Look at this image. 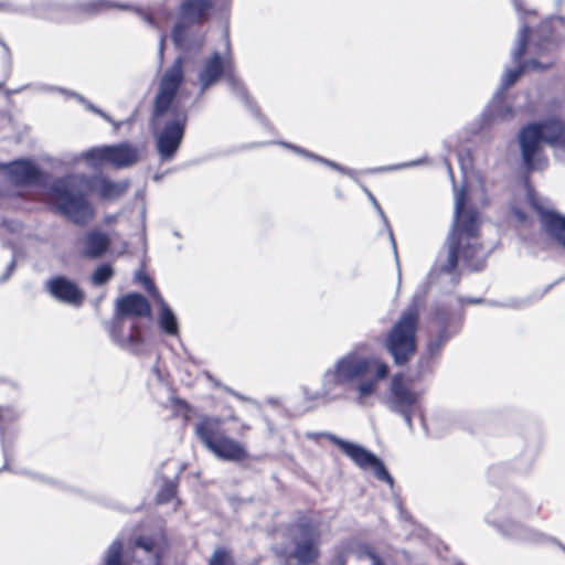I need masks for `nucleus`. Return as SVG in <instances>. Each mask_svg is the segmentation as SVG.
I'll list each match as a JSON object with an SVG mask.
<instances>
[{
	"label": "nucleus",
	"mask_w": 565,
	"mask_h": 565,
	"mask_svg": "<svg viewBox=\"0 0 565 565\" xmlns=\"http://www.w3.org/2000/svg\"><path fill=\"white\" fill-rule=\"evenodd\" d=\"M128 181L115 182L105 177L87 178L71 174L56 180L51 194L57 210L76 224H85L94 216V209L86 200L87 192H94L104 201H115L128 190Z\"/></svg>",
	"instance_id": "1"
},
{
	"label": "nucleus",
	"mask_w": 565,
	"mask_h": 565,
	"mask_svg": "<svg viewBox=\"0 0 565 565\" xmlns=\"http://www.w3.org/2000/svg\"><path fill=\"white\" fill-rule=\"evenodd\" d=\"M466 191L460 189L455 195L454 225L447 238V259L444 271H452L458 263L459 250L468 266L479 270L484 266L487 252L478 243L479 218L475 211L463 212Z\"/></svg>",
	"instance_id": "2"
},
{
	"label": "nucleus",
	"mask_w": 565,
	"mask_h": 565,
	"mask_svg": "<svg viewBox=\"0 0 565 565\" xmlns=\"http://www.w3.org/2000/svg\"><path fill=\"white\" fill-rule=\"evenodd\" d=\"M370 370L374 371L377 379H385L388 374V366L385 362L350 352L338 360L333 369L324 373L323 387L326 392H330L335 386L348 385L362 379Z\"/></svg>",
	"instance_id": "3"
},
{
	"label": "nucleus",
	"mask_w": 565,
	"mask_h": 565,
	"mask_svg": "<svg viewBox=\"0 0 565 565\" xmlns=\"http://www.w3.org/2000/svg\"><path fill=\"white\" fill-rule=\"evenodd\" d=\"M223 420L205 417L195 425V434L214 456L226 461H242L248 457L245 447L221 431Z\"/></svg>",
	"instance_id": "4"
},
{
	"label": "nucleus",
	"mask_w": 565,
	"mask_h": 565,
	"mask_svg": "<svg viewBox=\"0 0 565 565\" xmlns=\"http://www.w3.org/2000/svg\"><path fill=\"white\" fill-rule=\"evenodd\" d=\"M417 312L408 308L393 326L386 345L396 364L405 363L416 350Z\"/></svg>",
	"instance_id": "5"
},
{
	"label": "nucleus",
	"mask_w": 565,
	"mask_h": 565,
	"mask_svg": "<svg viewBox=\"0 0 565 565\" xmlns=\"http://www.w3.org/2000/svg\"><path fill=\"white\" fill-rule=\"evenodd\" d=\"M160 550L152 540L139 537L122 553L121 542L116 540L107 550L105 565H159Z\"/></svg>",
	"instance_id": "6"
},
{
	"label": "nucleus",
	"mask_w": 565,
	"mask_h": 565,
	"mask_svg": "<svg viewBox=\"0 0 565 565\" xmlns=\"http://www.w3.org/2000/svg\"><path fill=\"white\" fill-rule=\"evenodd\" d=\"M327 437L356 466L362 469H372L374 476L379 480L385 481L390 487H393V478L384 467L383 462L374 454L358 444L341 439L335 435L328 434Z\"/></svg>",
	"instance_id": "7"
},
{
	"label": "nucleus",
	"mask_w": 565,
	"mask_h": 565,
	"mask_svg": "<svg viewBox=\"0 0 565 565\" xmlns=\"http://www.w3.org/2000/svg\"><path fill=\"white\" fill-rule=\"evenodd\" d=\"M183 79V58L178 57L160 79L153 108V117L156 120L170 109Z\"/></svg>",
	"instance_id": "8"
},
{
	"label": "nucleus",
	"mask_w": 565,
	"mask_h": 565,
	"mask_svg": "<svg viewBox=\"0 0 565 565\" xmlns=\"http://www.w3.org/2000/svg\"><path fill=\"white\" fill-rule=\"evenodd\" d=\"M418 399L419 394L407 387L402 374H395L392 377L386 405L391 411L403 416L408 428L413 426L412 414Z\"/></svg>",
	"instance_id": "9"
},
{
	"label": "nucleus",
	"mask_w": 565,
	"mask_h": 565,
	"mask_svg": "<svg viewBox=\"0 0 565 565\" xmlns=\"http://www.w3.org/2000/svg\"><path fill=\"white\" fill-rule=\"evenodd\" d=\"M222 74H226L230 85L233 89H237L243 98H246L243 86L234 77L230 62L223 61L220 53L214 52L203 64L202 70L199 73V84L201 93H204L210 86L215 84Z\"/></svg>",
	"instance_id": "10"
},
{
	"label": "nucleus",
	"mask_w": 565,
	"mask_h": 565,
	"mask_svg": "<svg viewBox=\"0 0 565 565\" xmlns=\"http://www.w3.org/2000/svg\"><path fill=\"white\" fill-rule=\"evenodd\" d=\"M522 159L527 169H542L546 159L540 157L541 145L544 142L540 126L532 124L521 129L519 134Z\"/></svg>",
	"instance_id": "11"
},
{
	"label": "nucleus",
	"mask_w": 565,
	"mask_h": 565,
	"mask_svg": "<svg viewBox=\"0 0 565 565\" xmlns=\"http://www.w3.org/2000/svg\"><path fill=\"white\" fill-rule=\"evenodd\" d=\"M186 121L185 113L181 111L168 122L157 137V149L163 160L171 159L177 152L183 137Z\"/></svg>",
	"instance_id": "12"
},
{
	"label": "nucleus",
	"mask_w": 565,
	"mask_h": 565,
	"mask_svg": "<svg viewBox=\"0 0 565 565\" xmlns=\"http://www.w3.org/2000/svg\"><path fill=\"white\" fill-rule=\"evenodd\" d=\"M530 204L539 213L543 228L565 248V217L545 209L533 192L527 195Z\"/></svg>",
	"instance_id": "13"
},
{
	"label": "nucleus",
	"mask_w": 565,
	"mask_h": 565,
	"mask_svg": "<svg viewBox=\"0 0 565 565\" xmlns=\"http://www.w3.org/2000/svg\"><path fill=\"white\" fill-rule=\"evenodd\" d=\"M527 39H529V28L526 25H524L520 30L518 45L512 53L513 61L515 63L520 64V66L515 70H509L505 72V74L502 77V84H501L503 90L511 87L525 70H537L539 68V63L535 61H531V62L521 64V60H522V56H523L525 47H526Z\"/></svg>",
	"instance_id": "14"
},
{
	"label": "nucleus",
	"mask_w": 565,
	"mask_h": 565,
	"mask_svg": "<svg viewBox=\"0 0 565 565\" xmlns=\"http://www.w3.org/2000/svg\"><path fill=\"white\" fill-rule=\"evenodd\" d=\"M50 294L60 301L78 307L84 300V292L65 277H54L46 282Z\"/></svg>",
	"instance_id": "15"
},
{
	"label": "nucleus",
	"mask_w": 565,
	"mask_h": 565,
	"mask_svg": "<svg viewBox=\"0 0 565 565\" xmlns=\"http://www.w3.org/2000/svg\"><path fill=\"white\" fill-rule=\"evenodd\" d=\"M299 532L303 539L297 542L294 551L295 558L301 564H309L317 559L319 551L317 548L318 532L311 525H300Z\"/></svg>",
	"instance_id": "16"
},
{
	"label": "nucleus",
	"mask_w": 565,
	"mask_h": 565,
	"mask_svg": "<svg viewBox=\"0 0 565 565\" xmlns=\"http://www.w3.org/2000/svg\"><path fill=\"white\" fill-rule=\"evenodd\" d=\"M116 311L119 317H148L151 312L149 301L139 294H129L116 301Z\"/></svg>",
	"instance_id": "17"
},
{
	"label": "nucleus",
	"mask_w": 565,
	"mask_h": 565,
	"mask_svg": "<svg viewBox=\"0 0 565 565\" xmlns=\"http://www.w3.org/2000/svg\"><path fill=\"white\" fill-rule=\"evenodd\" d=\"M107 163L116 169L127 168L138 161L137 149L129 143L106 146Z\"/></svg>",
	"instance_id": "18"
},
{
	"label": "nucleus",
	"mask_w": 565,
	"mask_h": 565,
	"mask_svg": "<svg viewBox=\"0 0 565 565\" xmlns=\"http://www.w3.org/2000/svg\"><path fill=\"white\" fill-rule=\"evenodd\" d=\"M110 245L107 234L99 231H90L83 238L82 256L89 259L100 258Z\"/></svg>",
	"instance_id": "19"
},
{
	"label": "nucleus",
	"mask_w": 565,
	"mask_h": 565,
	"mask_svg": "<svg viewBox=\"0 0 565 565\" xmlns=\"http://www.w3.org/2000/svg\"><path fill=\"white\" fill-rule=\"evenodd\" d=\"M1 168L8 170L9 181L14 184H28L39 177V170L31 161L19 160Z\"/></svg>",
	"instance_id": "20"
},
{
	"label": "nucleus",
	"mask_w": 565,
	"mask_h": 565,
	"mask_svg": "<svg viewBox=\"0 0 565 565\" xmlns=\"http://www.w3.org/2000/svg\"><path fill=\"white\" fill-rule=\"evenodd\" d=\"M210 7L209 0H184L180 7V15L190 22H199L203 19Z\"/></svg>",
	"instance_id": "21"
},
{
	"label": "nucleus",
	"mask_w": 565,
	"mask_h": 565,
	"mask_svg": "<svg viewBox=\"0 0 565 565\" xmlns=\"http://www.w3.org/2000/svg\"><path fill=\"white\" fill-rule=\"evenodd\" d=\"M159 307H160V319L159 324L161 329L171 334L177 335L178 334V322L174 313L170 309V307L167 305V302L163 300V298L160 296L159 298L154 299Z\"/></svg>",
	"instance_id": "22"
},
{
	"label": "nucleus",
	"mask_w": 565,
	"mask_h": 565,
	"mask_svg": "<svg viewBox=\"0 0 565 565\" xmlns=\"http://www.w3.org/2000/svg\"><path fill=\"white\" fill-rule=\"evenodd\" d=\"M541 129L543 141L550 145L557 142L563 134L564 127L557 119H548L537 124Z\"/></svg>",
	"instance_id": "23"
},
{
	"label": "nucleus",
	"mask_w": 565,
	"mask_h": 565,
	"mask_svg": "<svg viewBox=\"0 0 565 565\" xmlns=\"http://www.w3.org/2000/svg\"><path fill=\"white\" fill-rule=\"evenodd\" d=\"M81 159H84L89 167L99 168L103 164L107 163L106 156V146L104 147H94L83 153L79 154Z\"/></svg>",
	"instance_id": "24"
},
{
	"label": "nucleus",
	"mask_w": 565,
	"mask_h": 565,
	"mask_svg": "<svg viewBox=\"0 0 565 565\" xmlns=\"http://www.w3.org/2000/svg\"><path fill=\"white\" fill-rule=\"evenodd\" d=\"M377 377L371 380H364L359 382L356 385L358 401L360 404H364V399L373 395L377 387Z\"/></svg>",
	"instance_id": "25"
},
{
	"label": "nucleus",
	"mask_w": 565,
	"mask_h": 565,
	"mask_svg": "<svg viewBox=\"0 0 565 565\" xmlns=\"http://www.w3.org/2000/svg\"><path fill=\"white\" fill-rule=\"evenodd\" d=\"M113 276V267L108 264H103L95 269L90 277V280L93 285L100 286L106 284Z\"/></svg>",
	"instance_id": "26"
},
{
	"label": "nucleus",
	"mask_w": 565,
	"mask_h": 565,
	"mask_svg": "<svg viewBox=\"0 0 565 565\" xmlns=\"http://www.w3.org/2000/svg\"><path fill=\"white\" fill-rule=\"evenodd\" d=\"M209 565H235V562L228 551L217 547L212 554Z\"/></svg>",
	"instance_id": "27"
},
{
	"label": "nucleus",
	"mask_w": 565,
	"mask_h": 565,
	"mask_svg": "<svg viewBox=\"0 0 565 565\" xmlns=\"http://www.w3.org/2000/svg\"><path fill=\"white\" fill-rule=\"evenodd\" d=\"M135 278L137 281L143 285L146 290L152 296L153 299L161 296L152 280L142 270L137 271Z\"/></svg>",
	"instance_id": "28"
},
{
	"label": "nucleus",
	"mask_w": 565,
	"mask_h": 565,
	"mask_svg": "<svg viewBox=\"0 0 565 565\" xmlns=\"http://www.w3.org/2000/svg\"><path fill=\"white\" fill-rule=\"evenodd\" d=\"M175 494V488L172 483H167L161 491L158 493V501L160 503L168 502Z\"/></svg>",
	"instance_id": "29"
},
{
	"label": "nucleus",
	"mask_w": 565,
	"mask_h": 565,
	"mask_svg": "<svg viewBox=\"0 0 565 565\" xmlns=\"http://www.w3.org/2000/svg\"><path fill=\"white\" fill-rule=\"evenodd\" d=\"M21 228V224L18 222L3 221L0 224V237H3L7 232H17Z\"/></svg>",
	"instance_id": "30"
},
{
	"label": "nucleus",
	"mask_w": 565,
	"mask_h": 565,
	"mask_svg": "<svg viewBox=\"0 0 565 565\" xmlns=\"http://www.w3.org/2000/svg\"><path fill=\"white\" fill-rule=\"evenodd\" d=\"M77 98L85 105V107L90 110V111H94L96 113L97 115H99L100 117H103L105 120L111 122V119L110 117L104 113L102 109L95 107L94 105H92L89 102L85 100L84 97L82 96H77Z\"/></svg>",
	"instance_id": "31"
},
{
	"label": "nucleus",
	"mask_w": 565,
	"mask_h": 565,
	"mask_svg": "<svg viewBox=\"0 0 565 565\" xmlns=\"http://www.w3.org/2000/svg\"><path fill=\"white\" fill-rule=\"evenodd\" d=\"M183 32L184 29L181 24L175 25L172 32V38L175 43V45L181 46L183 42Z\"/></svg>",
	"instance_id": "32"
},
{
	"label": "nucleus",
	"mask_w": 565,
	"mask_h": 565,
	"mask_svg": "<svg viewBox=\"0 0 565 565\" xmlns=\"http://www.w3.org/2000/svg\"><path fill=\"white\" fill-rule=\"evenodd\" d=\"M367 196L369 199L371 200L372 204L374 205V207L376 209V211L379 212V214L381 215V217L383 218V221L385 222L386 225H388L387 223V218L383 212V210L381 209L380 204L377 203L376 199L373 196V194L371 192L367 191Z\"/></svg>",
	"instance_id": "33"
},
{
	"label": "nucleus",
	"mask_w": 565,
	"mask_h": 565,
	"mask_svg": "<svg viewBox=\"0 0 565 565\" xmlns=\"http://www.w3.org/2000/svg\"><path fill=\"white\" fill-rule=\"evenodd\" d=\"M140 15L142 17V19H143L148 24H150L151 26L157 28V23H156V21H154V18H153L151 14L140 12Z\"/></svg>",
	"instance_id": "34"
},
{
	"label": "nucleus",
	"mask_w": 565,
	"mask_h": 565,
	"mask_svg": "<svg viewBox=\"0 0 565 565\" xmlns=\"http://www.w3.org/2000/svg\"><path fill=\"white\" fill-rule=\"evenodd\" d=\"M14 266H15V263H14V260H12V262L10 263V265H9L8 269H7L6 275L2 277V280L8 279V277H9V276H10V274H11V271L13 270Z\"/></svg>",
	"instance_id": "35"
},
{
	"label": "nucleus",
	"mask_w": 565,
	"mask_h": 565,
	"mask_svg": "<svg viewBox=\"0 0 565 565\" xmlns=\"http://www.w3.org/2000/svg\"><path fill=\"white\" fill-rule=\"evenodd\" d=\"M117 220V216L116 215H107L105 218H104V223L109 225V224H113L115 223Z\"/></svg>",
	"instance_id": "36"
},
{
	"label": "nucleus",
	"mask_w": 565,
	"mask_h": 565,
	"mask_svg": "<svg viewBox=\"0 0 565 565\" xmlns=\"http://www.w3.org/2000/svg\"><path fill=\"white\" fill-rule=\"evenodd\" d=\"M164 39H166V35H164V34H162V35L160 36V45H159V54H160V57H162V55H163V42H164Z\"/></svg>",
	"instance_id": "37"
},
{
	"label": "nucleus",
	"mask_w": 565,
	"mask_h": 565,
	"mask_svg": "<svg viewBox=\"0 0 565 565\" xmlns=\"http://www.w3.org/2000/svg\"><path fill=\"white\" fill-rule=\"evenodd\" d=\"M319 160H320V161H322V162H324L326 164H328V166H330V167L334 168V169H338V170H340V171H343V170H342V169H341L337 163H334V162H331V161H328V160H324V159H319Z\"/></svg>",
	"instance_id": "38"
},
{
	"label": "nucleus",
	"mask_w": 565,
	"mask_h": 565,
	"mask_svg": "<svg viewBox=\"0 0 565 565\" xmlns=\"http://www.w3.org/2000/svg\"><path fill=\"white\" fill-rule=\"evenodd\" d=\"M390 238H391V242H392V245H393L395 257L397 258L396 244H395V239H394V236H393V233H392L391 230H390Z\"/></svg>",
	"instance_id": "39"
},
{
	"label": "nucleus",
	"mask_w": 565,
	"mask_h": 565,
	"mask_svg": "<svg viewBox=\"0 0 565 565\" xmlns=\"http://www.w3.org/2000/svg\"><path fill=\"white\" fill-rule=\"evenodd\" d=\"M231 394H233L234 396H236L237 398L242 399V401H249V398L234 392V391H228Z\"/></svg>",
	"instance_id": "40"
},
{
	"label": "nucleus",
	"mask_w": 565,
	"mask_h": 565,
	"mask_svg": "<svg viewBox=\"0 0 565 565\" xmlns=\"http://www.w3.org/2000/svg\"><path fill=\"white\" fill-rule=\"evenodd\" d=\"M224 38H225V42H226V47L228 49V46H230V39H228L227 30H225V32H224Z\"/></svg>",
	"instance_id": "41"
},
{
	"label": "nucleus",
	"mask_w": 565,
	"mask_h": 565,
	"mask_svg": "<svg viewBox=\"0 0 565 565\" xmlns=\"http://www.w3.org/2000/svg\"><path fill=\"white\" fill-rule=\"evenodd\" d=\"M372 558H373V564L372 565H382L381 561L376 556L373 555Z\"/></svg>",
	"instance_id": "42"
},
{
	"label": "nucleus",
	"mask_w": 565,
	"mask_h": 565,
	"mask_svg": "<svg viewBox=\"0 0 565 565\" xmlns=\"http://www.w3.org/2000/svg\"><path fill=\"white\" fill-rule=\"evenodd\" d=\"M9 409H3V408H0V422L3 419L4 417V412H8Z\"/></svg>",
	"instance_id": "43"
},
{
	"label": "nucleus",
	"mask_w": 565,
	"mask_h": 565,
	"mask_svg": "<svg viewBox=\"0 0 565 565\" xmlns=\"http://www.w3.org/2000/svg\"><path fill=\"white\" fill-rule=\"evenodd\" d=\"M416 163H417V162H414V163H404V164H402V167H409V166H412V164H416ZM398 168H401V166H399Z\"/></svg>",
	"instance_id": "44"
},
{
	"label": "nucleus",
	"mask_w": 565,
	"mask_h": 565,
	"mask_svg": "<svg viewBox=\"0 0 565 565\" xmlns=\"http://www.w3.org/2000/svg\"><path fill=\"white\" fill-rule=\"evenodd\" d=\"M478 301H479V300H476V299H469V300H468V302H470V303H476V302H478Z\"/></svg>",
	"instance_id": "45"
},
{
	"label": "nucleus",
	"mask_w": 565,
	"mask_h": 565,
	"mask_svg": "<svg viewBox=\"0 0 565 565\" xmlns=\"http://www.w3.org/2000/svg\"><path fill=\"white\" fill-rule=\"evenodd\" d=\"M518 216L523 220V214L522 213H519Z\"/></svg>",
	"instance_id": "46"
},
{
	"label": "nucleus",
	"mask_w": 565,
	"mask_h": 565,
	"mask_svg": "<svg viewBox=\"0 0 565 565\" xmlns=\"http://www.w3.org/2000/svg\"><path fill=\"white\" fill-rule=\"evenodd\" d=\"M6 6L4 3H0V10L3 9Z\"/></svg>",
	"instance_id": "47"
},
{
	"label": "nucleus",
	"mask_w": 565,
	"mask_h": 565,
	"mask_svg": "<svg viewBox=\"0 0 565 565\" xmlns=\"http://www.w3.org/2000/svg\"><path fill=\"white\" fill-rule=\"evenodd\" d=\"M1 45H2L6 50L8 49V47H7V45H6V43L1 42Z\"/></svg>",
	"instance_id": "48"
}]
</instances>
